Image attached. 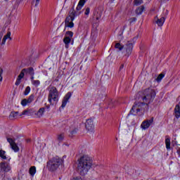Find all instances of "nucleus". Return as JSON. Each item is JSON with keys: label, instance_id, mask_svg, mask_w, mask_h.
Segmentation results:
<instances>
[{"label": "nucleus", "instance_id": "obj_12", "mask_svg": "<svg viewBox=\"0 0 180 180\" xmlns=\"http://www.w3.org/2000/svg\"><path fill=\"white\" fill-rule=\"evenodd\" d=\"M35 110L34 108H28L27 110H25L24 111H22V112L21 113V115H20V116H34L35 117Z\"/></svg>", "mask_w": 180, "mask_h": 180}, {"label": "nucleus", "instance_id": "obj_43", "mask_svg": "<svg viewBox=\"0 0 180 180\" xmlns=\"http://www.w3.org/2000/svg\"><path fill=\"white\" fill-rule=\"evenodd\" d=\"M177 153L180 155V148L177 150Z\"/></svg>", "mask_w": 180, "mask_h": 180}, {"label": "nucleus", "instance_id": "obj_2", "mask_svg": "<svg viewBox=\"0 0 180 180\" xmlns=\"http://www.w3.org/2000/svg\"><path fill=\"white\" fill-rule=\"evenodd\" d=\"M154 98H155V91L152 89H148L142 93L141 100L143 105H148V103L154 101Z\"/></svg>", "mask_w": 180, "mask_h": 180}, {"label": "nucleus", "instance_id": "obj_23", "mask_svg": "<svg viewBox=\"0 0 180 180\" xmlns=\"http://www.w3.org/2000/svg\"><path fill=\"white\" fill-rule=\"evenodd\" d=\"M165 145L167 150H171V139L169 138L165 139Z\"/></svg>", "mask_w": 180, "mask_h": 180}, {"label": "nucleus", "instance_id": "obj_4", "mask_svg": "<svg viewBox=\"0 0 180 180\" xmlns=\"http://www.w3.org/2000/svg\"><path fill=\"white\" fill-rule=\"evenodd\" d=\"M60 94H58L57 88L51 87L49 90V94L48 97L49 102L51 103V105H56V103L58 102Z\"/></svg>", "mask_w": 180, "mask_h": 180}, {"label": "nucleus", "instance_id": "obj_19", "mask_svg": "<svg viewBox=\"0 0 180 180\" xmlns=\"http://www.w3.org/2000/svg\"><path fill=\"white\" fill-rule=\"evenodd\" d=\"M155 23L158 25V26H162V25H164V23L165 22V18L162 17L160 18H155Z\"/></svg>", "mask_w": 180, "mask_h": 180}, {"label": "nucleus", "instance_id": "obj_15", "mask_svg": "<svg viewBox=\"0 0 180 180\" xmlns=\"http://www.w3.org/2000/svg\"><path fill=\"white\" fill-rule=\"evenodd\" d=\"M72 94L68 92L64 97L63 102H62V108H65L67 106V103H68V101H70V98L72 96Z\"/></svg>", "mask_w": 180, "mask_h": 180}, {"label": "nucleus", "instance_id": "obj_9", "mask_svg": "<svg viewBox=\"0 0 180 180\" xmlns=\"http://www.w3.org/2000/svg\"><path fill=\"white\" fill-rule=\"evenodd\" d=\"M11 32H8L7 34L2 39V35H0V46H5V43H6V40H12V38L11 37ZM1 57V53H0Z\"/></svg>", "mask_w": 180, "mask_h": 180}, {"label": "nucleus", "instance_id": "obj_26", "mask_svg": "<svg viewBox=\"0 0 180 180\" xmlns=\"http://www.w3.org/2000/svg\"><path fill=\"white\" fill-rule=\"evenodd\" d=\"M83 11H84L85 16H86V18H88V16H89L90 12H91V8L89 7H87V8H84Z\"/></svg>", "mask_w": 180, "mask_h": 180}, {"label": "nucleus", "instance_id": "obj_18", "mask_svg": "<svg viewBox=\"0 0 180 180\" xmlns=\"http://www.w3.org/2000/svg\"><path fill=\"white\" fill-rule=\"evenodd\" d=\"M74 19H75V13L72 12V13H70L69 16H68L66 18V19L65 20V25L70 22H73Z\"/></svg>", "mask_w": 180, "mask_h": 180}, {"label": "nucleus", "instance_id": "obj_36", "mask_svg": "<svg viewBox=\"0 0 180 180\" xmlns=\"http://www.w3.org/2000/svg\"><path fill=\"white\" fill-rule=\"evenodd\" d=\"M33 2L35 8H37V6H39V4H40V0H33Z\"/></svg>", "mask_w": 180, "mask_h": 180}, {"label": "nucleus", "instance_id": "obj_40", "mask_svg": "<svg viewBox=\"0 0 180 180\" xmlns=\"http://www.w3.org/2000/svg\"><path fill=\"white\" fill-rule=\"evenodd\" d=\"M136 19L135 18L129 19L130 23H131V22H136Z\"/></svg>", "mask_w": 180, "mask_h": 180}, {"label": "nucleus", "instance_id": "obj_7", "mask_svg": "<svg viewBox=\"0 0 180 180\" xmlns=\"http://www.w3.org/2000/svg\"><path fill=\"white\" fill-rule=\"evenodd\" d=\"M86 129L89 133H94L95 126L94 125V120L92 118L88 119L85 124Z\"/></svg>", "mask_w": 180, "mask_h": 180}, {"label": "nucleus", "instance_id": "obj_42", "mask_svg": "<svg viewBox=\"0 0 180 180\" xmlns=\"http://www.w3.org/2000/svg\"><path fill=\"white\" fill-rule=\"evenodd\" d=\"M123 68H124V65H121L120 70H123Z\"/></svg>", "mask_w": 180, "mask_h": 180}, {"label": "nucleus", "instance_id": "obj_37", "mask_svg": "<svg viewBox=\"0 0 180 180\" xmlns=\"http://www.w3.org/2000/svg\"><path fill=\"white\" fill-rule=\"evenodd\" d=\"M85 0H79L78 5H80L81 6H84L85 5Z\"/></svg>", "mask_w": 180, "mask_h": 180}, {"label": "nucleus", "instance_id": "obj_31", "mask_svg": "<svg viewBox=\"0 0 180 180\" xmlns=\"http://www.w3.org/2000/svg\"><path fill=\"white\" fill-rule=\"evenodd\" d=\"M0 157L3 160H6V156L5 155V150H0Z\"/></svg>", "mask_w": 180, "mask_h": 180}, {"label": "nucleus", "instance_id": "obj_5", "mask_svg": "<svg viewBox=\"0 0 180 180\" xmlns=\"http://www.w3.org/2000/svg\"><path fill=\"white\" fill-rule=\"evenodd\" d=\"M11 165L8 162H2L0 163V178H5V174L11 171Z\"/></svg>", "mask_w": 180, "mask_h": 180}, {"label": "nucleus", "instance_id": "obj_33", "mask_svg": "<svg viewBox=\"0 0 180 180\" xmlns=\"http://www.w3.org/2000/svg\"><path fill=\"white\" fill-rule=\"evenodd\" d=\"M115 49H117L118 50H123V45L120 44V43H117L115 44Z\"/></svg>", "mask_w": 180, "mask_h": 180}, {"label": "nucleus", "instance_id": "obj_14", "mask_svg": "<svg viewBox=\"0 0 180 180\" xmlns=\"http://www.w3.org/2000/svg\"><path fill=\"white\" fill-rule=\"evenodd\" d=\"M44 113H46V108L44 107L39 108L37 111H36L35 110V117H37V119H40L41 117H43V116H44Z\"/></svg>", "mask_w": 180, "mask_h": 180}, {"label": "nucleus", "instance_id": "obj_11", "mask_svg": "<svg viewBox=\"0 0 180 180\" xmlns=\"http://www.w3.org/2000/svg\"><path fill=\"white\" fill-rule=\"evenodd\" d=\"M7 141L9 143L11 148H12L13 150H14V153H18L19 151V146L15 143V141L12 139H7Z\"/></svg>", "mask_w": 180, "mask_h": 180}, {"label": "nucleus", "instance_id": "obj_29", "mask_svg": "<svg viewBox=\"0 0 180 180\" xmlns=\"http://www.w3.org/2000/svg\"><path fill=\"white\" fill-rule=\"evenodd\" d=\"M164 77H165V75L164 74H162V73L160 74V75L158 76V77H157V79H156V81H157L158 82H160L162 79V78H164Z\"/></svg>", "mask_w": 180, "mask_h": 180}, {"label": "nucleus", "instance_id": "obj_44", "mask_svg": "<svg viewBox=\"0 0 180 180\" xmlns=\"http://www.w3.org/2000/svg\"><path fill=\"white\" fill-rule=\"evenodd\" d=\"M96 19L98 20V19H99V18H97Z\"/></svg>", "mask_w": 180, "mask_h": 180}, {"label": "nucleus", "instance_id": "obj_6", "mask_svg": "<svg viewBox=\"0 0 180 180\" xmlns=\"http://www.w3.org/2000/svg\"><path fill=\"white\" fill-rule=\"evenodd\" d=\"M72 36H74V32L71 31L66 32L65 38L63 39V43H65L66 49H68L69 44L71 43V40L72 39Z\"/></svg>", "mask_w": 180, "mask_h": 180}, {"label": "nucleus", "instance_id": "obj_34", "mask_svg": "<svg viewBox=\"0 0 180 180\" xmlns=\"http://www.w3.org/2000/svg\"><path fill=\"white\" fill-rule=\"evenodd\" d=\"M65 25L66 27H74V22H72V21H70V22H68Z\"/></svg>", "mask_w": 180, "mask_h": 180}, {"label": "nucleus", "instance_id": "obj_17", "mask_svg": "<svg viewBox=\"0 0 180 180\" xmlns=\"http://www.w3.org/2000/svg\"><path fill=\"white\" fill-rule=\"evenodd\" d=\"M25 71H23V69H22L15 81V85L17 86L18 85H20V82H22V79L25 77Z\"/></svg>", "mask_w": 180, "mask_h": 180}, {"label": "nucleus", "instance_id": "obj_30", "mask_svg": "<svg viewBox=\"0 0 180 180\" xmlns=\"http://www.w3.org/2000/svg\"><path fill=\"white\" fill-rule=\"evenodd\" d=\"M58 141H63L64 140V134H59L57 136Z\"/></svg>", "mask_w": 180, "mask_h": 180}, {"label": "nucleus", "instance_id": "obj_13", "mask_svg": "<svg viewBox=\"0 0 180 180\" xmlns=\"http://www.w3.org/2000/svg\"><path fill=\"white\" fill-rule=\"evenodd\" d=\"M124 49L127 56H130V54H131V51H133V43L128 41L126 44Z\"/></svg>", "mask_w": 180, "mask_h": 180}, {"label": "nucleus", "instance_id": "obj_41", "mask_svg": "<svg viewBox=\"0 0 180 180\" xmlns=\"http://www.w3.org/2000/svg\"><path fill=\"white\" fill-rule=\"evenodd\" d=\"M32 77H30L31 82H33L34 81V75H31Z\"/></svg>", "mask_w": 180, "mask_h": 180}, {"label": "nucleus", "instance_id": "obj_35", "mask_svg": "<svg viewBox=\"0 0 180 180\" xmlns=\"http://www.w3.org/2000/svg\"><path fill=\"white\" fill-rule=\"evenodd\" d=\"M77 131H78V129H71L70 130V134H72V136H74V134H77Z\"/></svg>", "mask_w": 180, "mask_h": 180}, {"label": "nucleus", "instance_id": "obj_16", "mask_svg": "<svg viewBox=\"0 0 180 180\" xmlns=\"http://www.w3.org/2000/svg\"><path fill=\"white\" fill-rule=\"evenodd\" d=\"M140 110H141V103H135L131 110V112L133 113L134 112H136V113H139V112H140Z\"/></svg>", "mask_w": 180, "mask_h": 180}, {"label": "nucleus", "instance_id": "obj_10", "mask_svg": "<svg viewBox=\"0 0 180 180\" xmlns=\"http://www.w3.org/2000/svg\"><path fill=\"white\" fill-rule=\"evenodd\" d=\"M34 101V95L32 94L29 96L27 99L24 98L21 101L22 106H27V105H30L32 102Z\"/></svg>", "mask_w": 180, "mask_h": 180}, {"label": "nucleus", "instance_id": "obj_28", "mask_svg": "<svg viewBox=\"0 0 180 180\" xmlns=\"http://www.w3.org/2000/svg\"><path fill=\"white\" fill-rule=\"evenodd\" d=\"M143 0H134V5L139 6L143 4Z\"/></svg>", "mask_w": 180, "mask_h": 180}, {"label": "nucleus", "instance_id": "obj_20", "mask_svg": "<svg viewBox=\"0 0 180 180\" xmlns=\"http://www.w3.org/2000/svg\"><path fill=\"white\" fill-rule=\"evenodd\" d=\"M175 116L177 119L180 117V103L174 108Z\"/></svg>", "mask_w": 180, "mask_h": 180}, {"label": "nucleus", "instance_id": "obj_38", "mask_svg": "<svg viewBox=\"0 0 180 180\" xmlns=\"http://www.w3.org/2000/svg\"><path fill=\"white\" fill-rule=\"evenodd\" d=\"M4 72V70L2 68H0V81L2 82V73Z\"/></svg>", "mask_w": 180, "mask_h": 180}, {"label": "nucleus", "instance_id": "obj_24", "mask_svg": "<svg viewBox=\"0 0 180 180\" xmlns=\"http://www.w3.org/2000/svg\"><path fill=\"white\" fill-rule=\"evenodd\" d=\"M19 117V112H11L10 119H18Z\"/></svg>", "mask_w": 180, "mask_h": 180}, {"label": "nucleus", "instance_id": "obj_8", "mask_svg": "<svg viewBox=\"0 0 180 180\" xmlns=\"http://www.w3.org/2000/svg\"><path fill=\"white\" fill-rule=\"evenodd\" d=\"M153 123H154L153 117L150 120H146L143 121L141 124V127L143 130H147V129H148V127H150L151 124H153Z\"/></svg>", "mask_w": 180, "mask_h": 180}, {"label": "nucleus", "instance_id": "obj_27", "mask_svg": "<svg viewBox=\"0 0 180 180\" xmlns=\"http://www.w3.org/2000/svg\"><path fill=\"white\" fill-rule=\"evenodd\" d=\"M31 84L34 86L37 87L40 85V80H33L32 82H31Z\"/></svg>", "mask_w": 180, "mask_h": 180}, {"label": "nucleus", "instance_id": "obj_3", "mask_svg": "<svg viewBox=\"0 0 180 180\" xmlns=\"http://www.w3.org/2000/svg\"><path fill=\"white\" fill-rule=\"evenodd\" d=\"M64 161L63 159L56 157L52 158L47 165V167L50 171H56V169H58V168L60 167V165H63V163Z\"/></svg>", "mask_w": 180, "mask_h": 180}, {"label": "nucleus", "instance_id": "obj_22", "mask_svg": "<svg viewBox=\"0 0 180 180\" xmlns=\"http://www.w3.org/2000/svg\"><path fill=\"white\" fill-rule=\"evenodd\" d=\"M145 9H146V8L144 7V6H141L136 9L135 12H136V15H141V13H143V12H144Z\"/></svg>", "mask_w": 180, "mask_h": 180}, {"label": "nucleus", "instance_id": "obj_25", "mask_svg": "<svg viewBox=\"0 0 180 180\" xmlns=\"http://www.w3.org/2000/svg\"><path fill=\"white\" fill-rule=\"evenodd\" d=\"M36 174V167L32 166L30 168V174L32 176H34V174Z\"/></svg>", "mask_w": 180, "mask_h": 180}, {"label": "nucleus", "instance_id": "obj_32", "mask_svg": "<svg viewBox=\"0 0 180 180\" xmlns=\"http://www.w3.org/2000/svg\"><path fill=\"white\" fill-rule=\"evenodd\" d=\"M30 91H31L30 86H27L25 89V91H24V95H25V96L29 95V94H30Z\"/></svg>", "mask_w": 180, "mask_h": 180}, {"label": "nucleus", "instance_id": "obj_1", "mask_svg": "<svg viewBox=\"0 0 180 180\" xmlns=\"http://www.w3.org/2000/svg\"><path fill=\"white\" fill-rule=\"evenodd\" d=\"M91 165H92V160L91 159V157L88 155H84L79 160L77 168L80 174L85 175V174L88 172L89 168H91Z\"/></svg>", "mask_w": 180, "mask_h": 180}, {"label": "nucleus", "instance_id": "obj_21", "mask_svg": "<svg viewBox=\"0 0 180 180\" xmlns=\"http://www.w3.org/2000/svg\"><path fill=\"white\" fill-rule=\"evenodd\" d=\"M24 72L25 74H29L30 75H34V69L33 68H28L23 69Z\"/></svg>", "mask_w": 180, "mask_h": 180}, {"label": "nucleus", "instance_id": "obj_39", "mask_svg": "<svg viewBox=\"0 0 180 180\" xmlns=\"http://www.w3.org/2000/svg\"><path fill=\"white\" fill-rule=\"evenodd\" d=\"M83 6H81L79 4L77 5L76 10L77 11H81V9H82Z\"/></svg>", "mask_w": 180, "mask_h": 180}, {"label": "nucleus", "instance_id": "obj_45", "mask_svg": "<svg viewBox=\"0 0 180 180\" xmlns=\"http://www.w3.org/2000/svg\"><path fill=\"white\" fill-rule=\"evenodd\" d=\"M5 1H8V0H5Z\"/></svg>", "mask_w": 180, "mask_h": 180}]
</instances>
